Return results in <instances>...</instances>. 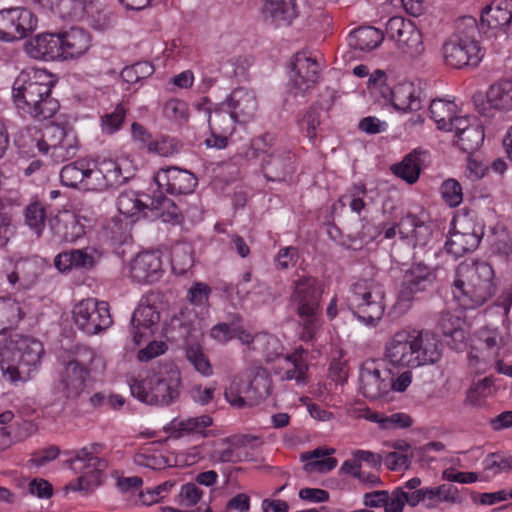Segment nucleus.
<instances>
[{"instance_id": "b1692460", "label": "nucleus", "mask_w": 512, "mask_h": 512, "mask_svg": "<svg viewBox=\"0 0 512 512\" xmlns=\"http://www.w3.org/2000/svg\"><path fill=\"white\" fill-rule=\"evenodd\" d=\"M455 144L466 153H473L478 150L484 141V131L475 118L461 116L454 121Z\"/></svg>"}, {"instance_id": "774afa93", "label": "nucleus", "mask_w": 512, "mask_h": 512, "mask_svg": "<svg viewBox=\"0 0 512 512\" xmlns=\"http://www.w3.org/2000/svg\"><path fill=\"white\" fill-rule=\"evenodd\" d=\"M411 20L405 19L400 16L392 17L386 23V35L389 39L396 42L398 39H401V34L408 27Z\"/></svg>"}, {"instance_id": "f257e3e1", "label": "nucleus", "mask_w": 512, "mask_h": 512, "mask_svg": "<svg viewBox=\"0 0 512 512\" xmlns=\"http://www.w3.org/2000/svg\"><path fill=\"white\" fill-rule=\"evenodd\" d=\"M54 81L45 70H23L13 83V99L18 109L42 121L52 118L60 104L52 96Z\"/></svg>"}, {"instance_id": "7ed1b4c3", "label": "nucleus", "mask_w": 512, "mask_h": 512, "mask_svg": "<svg viewBox=\"0 0 512 512\" xmlns=\"http://www.w3.org/2000/svg\"><path fill=\"white\" fill-rule=\"evenodd\" d=\"M494 270L485 261L462 262L456 269L454 296L467 308L484 305L494 294Z\"/></svg>"}, {"instance_id": "ddd939ff", "label": "nucleus", "mask_w": 512, "mask_h": 512, "mask_svg": "<svg viewBox=\"0 0 512 512\" xmlns=\"http://www.w3.org/2000/svg\"><path fill=\"white\" fill-rule=\"evenodd\" d=\"M397 232L401 239L408 240L414 247L426 246L431 241L433 234L431 221L425 212L406 213L398 223L385 230L384 236L386 239H392Z\"/></svg>"}, {"instance_id": "2f4dec72", "label": "nucleus", "mask_w": 512, "mask_h": 512, "mask_svg": "<svg viewBox=\"0 0 512 512\" xmlns=\"http://www.w3.org/2000/svg\"><path fill=\"white\" fill-rule=\"evenodd\" d=\"M91 44V38L87 31L73 27L69 31L61 33L62 59L77 58L87 52Z\"/></svg>"}, {"instance_id": "c03bdc74", "label": "nucleus", "mask_w": 512, "mask_h": 512, "mask_svg": "<svg viewBox=\"0 0 512 512\" xmlns=\"http://www.w3.org/2000/svg\"><path fill=\"white\" fill-rule=\"evenodd\" d=\"M68 136L64 127L58 124H50L48 125L40 139L37 140L36 146L44 155H48L52 150H54L60 143L65 140Z\"/></svg>"}, {"instance_id": "79ce46f5", "label": "nucleus", "mask_w": 512, "mask_h": 512, "mask_svg": "<svg viewBox=\"0 0 512 512\" xmlns=\"http://www.w3.org/2000/svg\"><path fill=\"white\" fill-rule=\"evenodd\" d=\"M487 102L499 110L512 109V82L502 80L492 85L487 92Z\"/></svg>"}, {"instance_id": "0eeeda50", "label": "nucleus", "mask_w": 512, "mask_h": 512, "mask_svg": "<svg viewBox=\"0 0 512 512\" xmlns=\"http://www.w3.org/2000/svg\"><path fill=\"white\" fill-rule=\"evenodd\" d=\"M323 290L320 282L312 276H301L293 282L291 302L296 306L303 331L301 339L311 341L320 328V301Z\"/></svg>"}, {"instance_id": "c756f323", "label": "nucleus", "mask_w": 512, "mask_h": 512, "mask_svg": "<svg viewBox=\"0 0 512 512\" xmlns=\"http://www.w3.org/2000/svg\"><path fill=\"white\" fill-rule=\"evenodd\" d=\"M293 154L289 151L277 149L262 158V171L267 180L282 181L293 170Z\"/></svg>"}, {"instance_id": "5fc2aeb1", "label": "nucleus", "mask_w": 512, "mask_h": 512, "mask_svg": "<svg viewBox=\"0 0 512 512\" xmlns=\"http://www.w3.org/2000/svg\"><path fill=\"white\" fill-rule=\"evenodd\" d=\"M78 148L76 138L68 134L65 140L49 153V156L54 163L59 164L72 159L77 154Z\"/></svg>"}, {"instance_id": "72a5a7b5", "label": "nucleus", "mask_w": 512, "mask_h": 512, "mask_svg": "<svg viewBox=\"0 0 512 512\" xmlns=\"http://www.w3.org/2000/svg\"><path fill=\"white\" fill-rule=\"evenodd\" d=\"M512 21V0H494L481 13V23L491 29H503Z\"/></svg>"}, {"instance_id": "412c9836", "label": "nucleus", "mask_w": 512, "mask_h": 512, "mask_svg": "<svg viewBox=\"0 0 512 512\" xmlns=\"http://www.w3.org/2000/svg\"><path fill=\"white\" fill-rule=\"evenodd\" d=\"M359 379L363 395L370 400H377L390 391V370L380 369L373 361L362 366Z\"/></svg>"}, {"instance_id": "9d476101", "label": "nucleus", "mask_w": 512, "mask_h": 512, "mask_svg": "<svg viewBox=\"0 0 512 512\" xmlns=\"http://www.w3.org/2000/svg\"><path fill=\"white\" fill-rule=\"evenodd\" d=\"M95 358V352L88 347H79L61 373L60 386L63 395L70 400H76L83 393H88L87 381L90 366Z\"/></svg>"}, {"instance_id": "1a4fd4ad", "label": "nucleus", "mask_w": 512, "mask_h": 512, "mask_svg": "<svg viewBox=\"0 0 512 512\" xmlns=\"http://www.w3.org/2000/svg\"><path fill=\"white\" fill-rule=\"evenodd\" d=\"M251 379L246 385L234 380L225 391L226 400L233 406L252 407L265 400L271 392L272 380L268 371L261 366L250 368Z\"/></svg>"}, {"instance_id": "69168bd1", "label": "nucleus", "mask_w": 512, "mask_h": 512, "mask_svg": "<svg viewBox=\"0 0 512 512\" xmlns=\"http://www.w3.org/2000/svg\"><path fill=\"white\" fill-rule=\"evenodd\" d=\"M182 144L174 138H163L150 143L149 151H154L161 156L169 157L179 152Z\"/></svg>"}, {"instance_id": "58836bf2", "label": "nucleus", "mask_w": 512, "mask_h": 512, "mask_svg": "<svg viewBox=\"0 0 512 512\" xmlns=\"http://www.w3.org/2000/svg\"><path fill=\"white\" fill-rule=\"evenodd\" d=\"M383 39V32L371 26L360 27L354 30L348 38L349 45L360 51H371L377 48Z\"/></svg>"}, {"instance_id": "9b49d317", "label": "nucleus", "mask_w": 512, "mask_h": 512, "mask_svg": "<svg viewBox=\"0 0 512 512\" xmlns=\"http://www.w3.org/2000/svg\"><path fill=\"white\" fill-rule=\"evenodd\" d=\"M72 313L77 328L87 335H96L113 323L108 303L94 298L80 301Z\"/></svg>"}, {"instance_id": "c85d7f7f", "label": "nucleus", "mask_w": 512, "mask_h": 512, "mask_svg": "<svg viewBox=\"0 0 512 512\" xmlns=\"http://www.w3.org/2000/svg\"><path fill=\"white\" fill-rule=\"evenodd\" d=\"M482 236V226H474L471 231L466 227H462L461 230H455L450 233L444 248L448 254L458 258L474 251L479 246Z\"/></svg>"}, {"instance_id": "ea45409f", "label": "nucleus", "mask_w": 512, "mask_h": 512, "mask_svg": "<svg viewBox=\"0 0 512 512\" xmlns=\"http://www.w3.org/2000/svg\"><path fill=\"white\" fill-rule=\"evenodd\" d=\"M334 453V449L316 448L311 452H306L301 455V460L306 462L303 469L308 472L326 473L333 470L337 465V460L333 457L325 456Z\"/></svg>"}, {"instance_id": "de8ad7c7", "label": "nucleus", "mask_w": 512, "mask_h": 512, "mask_svg": "<svg viewBox=\"0 0 512 512\" xmlns=\"http://www.w3.org/2000/svg\"><path fill=\"white\" fill-rule=\"evenodd\" d=\"M437 328L445 337H451L457 341H462L465 338V332L461 328V319L449 311L439 314Z\"/></svg>"}, {"instance_id": "f03ea898", "label": "nucleus", "mask_w": 512, "mask_h": 512, "mask_svg": "<svg viewBox=\"0 0 512 512\" xmlns=\"http://www.w3.org/2000/svg\"><path fill=\"white\" fill-rule=\"evenodd\" d=\"M440 342L429 331H398L385 346V358L395 368H416L440 358Z\"/></svg>"}, {"instance_id": "a211bd4d", "label": "nucleus", "mask_w": 512, "mask_h": 512, "mask_svg": "<svg viewBox=\"0 0 512 512\" xmlns=\"http://www.w3.org/2000/svg\"><path fill=\"white\" fill-rule=\"evenodd\" d=\"M68 463L75 472L83 474L77 479L76 484L70 485V488L86 492L102 484L103 472L108 467V461L104 458H82L79 454H75Z\"/></svg>"}, {"instance_id": "39448f33", "label": "nucleus", "mask_w": 512, "mask_h": 512, "mask_svg": "<svg viewBox=\"0 0 512 512\" xmlns=\"http://www.w3.org/2000/svg\"><path fill=\"white\" fill-rule=\"evenodd\" d=\"M43 344L36 338L18 333L10 334L0 344V368L11 381L29 374L40 363Z\"/></svg>"}, {"instance_id": "3c124183", "label": "nucleus", "mask_w": 512, "mask_h": 512, "mask_svg": "<svg viewBox=\"0 0 512 512\" xmlns=\"http://www.w3.org/2000/svg\"><path fill=\"white\" fill-rule=\"evenodd\" d=\"M164 116L178 125H184L189 120V108L186 102L179 99L168 100L163 107Z\"/></svg>"}, {"instance_id": "4c0bfd02", "label": "nucleus", "mask_w": 512, "mask_h": 512, "mask_svg": "<svg viewBox=\"0 0 512 512\" xmlns=\"http://www.w3.org/2000/svg\"><path fill=\"white\" fill-rule=\"evenodd\" d=\"M456 104L453 101L434 99L431 101L429 111L431 118L438 125V128L445 131H452L454 121L459 117L455 116Z\"/></svg>"}, {"instance_id": "8fccbe9b", "label": "nucleus", "mask_w": 512, "mask_h": 512, "mask_svg": "<svg viewBox=\"0 0 512 512\" xmlns=\"http://www.w3.org/2000/svg\"><path fill=\"white\" fill-rule=\"evenodd\" d=\"M193 256L188 245H176L171 253V266L174 273L182 275L193 266Z\"/></svg>"}, {"instance_id": "6ab92c4d", "label": "nucleus", "mask_w": 512, "mask_h": 512, "mask_svg": "<svg viewBox=\"0 0 512 512\" xmlns=\"http://www.w3.org/2000/svg\"><path fill=\"white\" fill-rule=\"evenodd\" d=\"M164 273L160 251H143L130 262L129 276L138 284H152L160 280Z\"/></svg>"}, {"instance_id": "5701e85b", "label": "nucleus", "mask_w": 512, "mask_h": 512, "mask_svg": "<svg viewBox=\"0 0 512 512\" xmlns=\"http://www.w3.org/2000/svg\"><path fill=\"white\" fill-rule=\"evenodd\" d=\"M48 225L54 241L58 243H74L85 234L84 225L68 211L50 216Z\"/></svg>"}, {"instance_id": "aec40b11", "label": "nucleus", "mask_w": 512, "mask_h": 512, "mask_svg": "<svg viewBox=\"0 0 512 512\" xmlns=\"http://www.w3.org/2000/svg\"><path fill=\"white\" fill-rule=\"evenodd\" d=\"M159 189L172 195L192 193L197 185V178L186 169L176 166L161 168L154 175Z\"/></svg>"}, {"instance_id": "37998d69", "label": "nucleus", "mask_w": 512, "mask_h": 512, "mask_svg": "<svg viewBox=\"0 0 512 512\" xmlns=\"http://www.w3.org/2000/svg\"><path fill=\"white\" fill-rule=\"evenodd\" d=\"M24 316L20 304L10 297H0V332L12 328Z\"/></svg>"}, {"instance_id": "13d9d810", "label": "nucleus", "mask_w": 512, "mask_h": 512, "mask_svg": "<svg viewBox=\"0 0 512 512\" xmlns=\"http://www.w3.org/2000/svg\"><path fill=\"white\" fill-rule=\"evenodd\" d=\"M210 425H212V418L208 415H201L199 417L181 420L175 427L181 434H190L203 433V430Z\"/></svg>"}, {"instance_id": "a19ab883", "label": "nucleus", "mask_w": 512, "mask_h": 512, "mask_svg": "<svg viewBox=\"0 0 512 512\" xmlns=\"http://www.w3.org/2000/svg\"><path fill=\"white\" fill-rule=\"evenodd\" d=\"M396 44L404 54L411 58L421 56L425 50L422 41V34L412 21L401 34V39L396 41Z\"/></svg>"}, {"instance_id": "a878e982", "label": "nucleus", "mask_w": 512, "mask_h": 512, "mask_svg": "<svg viewBox=\"0 0 512 512\" xmlns=\"http://www.w3.org/2000/svg\"><path fill=\"white\" fill-rule=\"evenodd\" d=\"M223 104L239 123H245L252 119L258 109V101L254 92L244 87L235 88Z\"/></svg>"}, {"instance_id": "f8f14e48", "label": "nucleus", "mask_w": 512, "mask_h": 512, "mask_svg": "<svg viewBox=\"0 0 512 512\" xmlns=\"http://www.w3.org/2000/svg\"><path fill=\"white\" fill-rule=\"evenodd\" d=\"M134 176V169L127 159H103L93 163L92 182L89 191H105L117 188Z\"/></svg>"}, {"instance_id": "c9c22d12", "label": "nucleus", "mask_w": 512, "mask_h": 512, "mask_svg": "<svg viewBox=\"0 0 512 512\" xmlns=\"http://www.w3.org/2000/svg\"><path fill=\"white\" fill-rule=\"evenodd\" d=\"M426 154V151L415 149L408 153L401 162L392 165L391 171L408 184H414L418 180L421 172L423 165L422 157Z\"/></svg>"}, {"instance_id": "338daca9", "label": "nucleus", "mask_w": 512, "mask_h": 512, "mask_svg": "<svg viewBox=\"0 0 512 512\" xmlns=\"http://www.w3.org/2000/svg\"><path fill=\"white\" fill-rule=\"evenodd\" d=\"M237 324L233 322L232 324L227 323H218L213 326L210 330V336L221 343H226L229 340L236 337L237 333Z\"/></svg>"}, {"instance_id": "09e8293b", "label": "nucleus", "mask_w": 512, "mask_h": 512, "mask_svg": "<svg viewBox=\"0 0 512 512\" xmlns=\"http://www.w3.org/2000/svg\"><path fill=\"white\" fill-rule=\"evenodd\" d=\"M254 455L249 451H234L233 447L228 445L226 448H215L209 453V460L216 463H241L243 461H253Z\"/></svg>"}, {"instance_id": "e2e57ef3", "label": "nucleus", "mask_w": 512, "mask_h": 512, "mask_svg": "<svg viewBox=\"0 0 512 512\" xmlns=\"http://www.w3.org/2000/svg\"><path fill=\"white\" fill-rule=\"evenodd\" d=\"M126 115V110L121 104H118L115 110L101 117L102 130L108 134L116 132Z\"/></svg>"}, {"instance_id": "393cba45", "label": "nucleus", "mask_w": 512, "mask_h": 512, "mask_svg": "<svg viewBox=\"0 0 512 512\" xmlns=\"http://www.w3.org/2000/svg\"><path fill=\"white\" fill-rule=\"evenodd\" d=\"M381 95L399 111H417L421 108L419 90L411 82H402L393 88L384 87Z\"/></svg>"}, {"instance_id": "a18cd8bd", "label": "nucleus", "mask_w": 512, "mask_h": 512, "mask_svg": "<svg viewBox=\"0 0 512 512\" xmlns=\"http://www.w3.org/2000/svg\"><path fill=\"white\" fill-rule=\"evenodd\" d=\"M117 207L119 212L127 217L142 213L144 218H148L149 203H143L132 191L123 192L118 196Z\"/></svg>"}, {"instance_id": "dca6fc26", "label": "nucleus", "mask_w": 512, "mask_h": 512, "mask_svg": "<svg viewBox=\"0 0 512 512\" xmlns=\"http://www.w3.org/2000/svg\"><path fill=\"white\" fill-rule=\"evenodd\" d=\"M432 268L422 262L412 263L404 272L398 291V302L409 304L418 299L417 295L426 291L435 282Z\"/></svg>"}, {"instance_id": "f3484780", "label": "nucleus", "mask_w": 512, "mask_h": 512, "mask_svg": "<svg viewBox=\"0 0 512 512\" xmlns=\"http://www.w3.org/2000/svg\"><path fill=\"white\" fill-rule=\"evenodd\" d=\"M159 297L158 293L150 292L141 300L131 318V334L133 341L139 345L143 337L148 336L153 328L158 325L160 313L155 307Z\"/></svg>"}, {"instance_id": "6e6552de", "label": "nucleus", "mask_w": 512, "mask_h": 512, "mask_svg": "<svg viewBox=\"0 0 512 512\" xmlns=\"http://www.w3.org/2000/svg\"><path fill=\"white\" fill-rule=\"evenodd\" d=\"M383 285L374 277L355 282L347 298L353 314L366 325L375 326L383 317L385 304Z\"/></svg>"}, {"instance_id": "052dcab7", "label": "nucleus", "mask_w": 512, "mask_h": 512, "mask_svg": "<svg viewBox=\"0 0 512 512\" xmlns=\"http://www.w3.org/2000/svg\"><path fill=\"white\" fill-rule=\"evenodd\" d=\"M441 194L450 207H457L462 202V187L455 179H448L442 183Z\"/></svg>"}, {"instance_id": "f704fd0d", "label": "nucleus", "mask_w": 512, "mask_h": 512, "mask_svg": "<svg viewBox=\"0 0 512 512\" xmlns=\"http://www.w3.org/2000/svg\"><path fill=\"white\" fill-rule=\"evenodd\" d=\"M147 219H161L165 223L176 225L182 222L183 215L171 199L159 194L150 198Z\"/></svg>"}, {"instance_id": "473e14b6", "label": "nucleus", "mask_w": 512, "mask_h": 512, "mask_svg": "<svg viewBox=\"0 0 512 512\" xmlns=\"http://www.w3.org/2000/svg\"><path fill=\"white\" fill-rule=\"evenodd\" d=\"M308 369L305 350L297 349L284 357L281 380H294L298 385H304L308 382Z\"/></svg>"}, {"instance_id": "6e6d98bb", "label": "nucleus", "mask_w": 512, "mask_h": 512, "mask_svg": "<svg viewBox=\"0 0 512 512\" xmlns=\"http://www.w3.org/2000/svg\"><path fill=\"white\" fill-rule=\"evenodd\" d=\"M153 72V65L150 62L142 61L125 67L121 71V77L125 82L133 84L151 76Z\"/></svg>"}, {"instance_id": "e433bc0d", "label": "nucleus", "mask_w": 512, "mask_h": 512, "mask_svg": "<svg viewBox=\"0 0 512 512\" xmlns=\"http://www.w3.org/2000/svg\"><path fill=\"white\" fill-rule=\"evenodd\" d=\"M205 114L211 133L232 134L234 132L238 120L226 108L225 104H216L213 110L205 108Z\"/></svg>"}, {"instance_id": "bb28decb", "label": "nucleus", "mask_w": 512, "mask_h": 512, "mask_svg": "<svg viewBox=\"0 0 512 512\" xmlns=\"http://www.w3.org/2000/svg\"><path fill=\"white\" fill-rule=\"evenodd\" d=\"M25 51L35 59L45 61L61 59L63 56L61 33L39 34L25 44Z\"/></svg>"}, {"instance_id": "603ef678", "label": "nucleus", "mask_w": 512, "mask_h": 512, "mask_svg": "<svg viewBox=\"0 0 512 512\" xmlns=\"http://www.w3.org/2000/svg\"><path fill=\"white\" fill-rule=\"evenodd\" d=\"M257 350H260L266 361L271 362L282 355V346L279 340L269 334H261L256 336Z\"/></svg>"}, {"instance_id": "7c9ffc66", "label": "nucleus", "mask_w": 512, "mask_h": 512, "mask_svg": "<svg viewBox=\"0 0 512 512\" xmlns=\"http://www.w3.org/2000/svg\"><path fill=\"white\" fill-rule=\"evenodd\" d=\"M93 162L86 159H78L62 167L60 181L64 186L71 188L82 187L89 190L92 182Z\"/></svg>"}, {"instance_id": "cd10ccee", "label": "nucleus", "mask_w": 512, "mask_h": 512, "mask_svg": "<svg viewBox=\"0 0 512 512\" xmlns=\"http://www.w3.org/2000/svg\"><path fill=\"white\" fill-rule=\"evenodd\" d=\"M297 0H265L262 16L265 22L275 27L289 26L298 17Z\"/></svg>"}, {"instance_id": "bf43d9fd", "label": "nucleus", "mask_w": 512, "mask_h": 512, "mask_svg": "<svg viewBox=\"0 0 512 512\" xmlns=\"http://www.w3.org/2000/svg\"><path fill=\"white\" fill-rule=\"evenodd\" d=\"M223 444L233 447L234 451H249L258 446L259 438L250 434H235L221 440Z\"/></svg>"}, {"instance_id": "680f3d73", "label": "nucleus", "mask_w": 512, "mask_h": 512, "mask_svg": "<svg viewBox=\"0 0 512 512\" xmlns=\"http://www.w3.org/2000/svg\"><path fill=\"white\" fill-rule=\"evenodd\" d=\"M320 111L316 107H311L300 122L301 129L306 132V137L310 142H314L317 137V128L320 126Z\"/></svg>"}, {"instance_id": "20e7f679", "label": "nucleus", "mask_w": 512, "mask_h": 512, "mask_svg": "<svg viewBox=\"0 0 512 512\" xmlns=\"http://www.w3.org/2000/svg\"><path fill=\"white\" fill-rule=\"evenodd\" d=\"M131 394L139 401L150 405H169L180 395L181 375L178 368L167 363L145 377L129 381Z\"/></svg>"}, {"instance_id": "423d86ee", "label": "nucleus", "mask_w": 512, "mask_h": 512, "mask_svg": "<svg viewBox=\"0 0 512 512\" xmlns=\"http://www.w3.org/2000/svg\"><path fill=\"white\" fill-rule=\"evenodd\" d=\"M478 25L475 18L463 17L456 22L455 32L442 47L445 63L453 68L462 69L477 66L481 60V49L476 36Z\"/></svg>"}, {"instance_id": "49530a36", "label": "nucleus", "mask_w": 512, "mask_h": 512, "mask_svg": "<svg viewBox=\"0 0 512 512\" xmlns=\"http://www.w3.org/2000/svg\"><path fill=\"white\" fill-rule=\"evenodd\" d=\"M25 224L35 232L37 237H41L48 220L45 205L40 201H33L26 206L24 211Z\"/></svg>"}, {"instance_id": "864d4df0", "label": "nucleus", "mask_w": 512, "mask_h": 512, "mask_svg": "<svg viewBox=\"0 0 512 512\" xmlns=\"http://www.w3.org/2000/svg\"><path fill=\"white\" fill-rule=\"evenodd\" d=\"M85 0H58L54 6L56 13L62 18H81L86 12Z\"/></svg>"}, {"instance_id": "4468645a", "label": "nucleus", "mask_w": 512, "mask_h": 512, "mask_svg": "<svg viewBox=\"0 0 512 512\" xmlns=\"http://www.w3.org/2000/svg\"><path fill=\"white\" fill-rule=\"evenodd\" d=\"M37 17L26 8H10L0 11V39L6 42L21 40L37 27Z\"/></svg>"}, {"instance_id": "2eb2a0df", "label": "nucleus", "mask_w": 512, "mask_h": 512, "mask_svg": "<svg viewBox=\"0 0 512 512\" xmlns=\"http://www.w3.org/2000/svg\"><path fill=\"white\" fill-rule=\"evenodd\" d=\"M290 91L295 96L314 89L320 79V65L306 52H298L291 63Z\"/></svg>"}, {"instance_id": "4d7b16f0", "label": "nucleus", "mask_w": 512, "mask_h": 512, "mask_svg": "<svg viewBox=\"0 0 512 512\" xmlns=\"http://www.w3.org/2000/svg\"><path fill=\"white\" fill-rule=\"evenodd\" d=\"M186 357L194 368L204 376L212 374V367L208 358L198 345L190 346L186 349Z\"/></svg>"}, {"instance_id": "0e129e2a", "label": "nucleus", "mask_w": 512, "mask_h": 512, "mask_svg": "<svg viewBox=\"0 0 512 512\" xmlns=\"http://www.w3.org/2000/svg\"><path fill=\"white\" fill-rule=\"evenodd\" d=\"M275 136L271 133H265L261 136L254 138L251 142L250 151L247 152V157L257 158L261 154L265 156L269 153V150L273 147L275 143Z\"/></svg>"}, {"instance_id": "4be33fe9", "label": "nucleus", "mask_w": 512, "mask_h": 512, "mask_svg": "<svg viewBox=\"0 0 512 512\" xmlns=\"http://www.w3.org/2000/svg\"><path fill=\"white\" fill-rule=\"evenodd\" d=\"M101 258L102 252L98 249L84 247L59 253L54 259V265L61 272L71 269L92 270Z\"/></svg>"}]
</instances>
